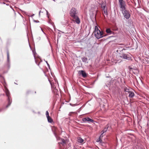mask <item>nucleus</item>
<instances>
[{"label":"nucleus","instance_id":"obj_6","mask_svg":"<svg viewBox=\"0 0 149 149\" xmlns=\"http://www.w3.org/2000/svg\"><path fill=\"white\" fill-rule=\"evenodd\" d=\"M118 3L121 10L126 9V4L125 2L123 0H119Z\"/></svg>","mask_w":149,"mask_h":149},{"label":"nucleus","instance_id":"obj_8","mask_svg":"<svg viewBox=\"0 0 149 149\" xmlns=\"http://www.w3.org/2000/svg\"><path fill=\"white\" fill-rule=\"evenodd\" d=\"M82 121L84 122H86V121L90 122L91 123H93L94 121L93 119H92L89 117H86L83 118L82 119Z\"/></svg>","mask_w":149,"mask_h":149},{"label":"nucleus","instance_id":"obj_21","mask_svg":"<svg viewBox=\"0 0 149 149\" xmlns=\"http://www.w3.org/2000/svg\"><path fill=\"white\" fill-rule=\"evenodd\" d=\"M33 55H34V58L35 59V58H35V54H36V52H34V51H33Z\"/></svg>","mask_w":149,"mask_h":149},{"label":"nucleus","instance_id":"obj_20","mask_svg":"<svg viewBox=\"0 0 149 149\" xmlns=\"http://www.w3.org/2000/svg\"><path fill=\"white\" fill-rule=\"evenodd\" d=\"M46 116L47 117H49V113L47 111L46 112Z\"/></svg>","mask_w":149,"mask_h":149},{"label":"nucleus","instance_id":"obj_27","mask_svg":"<svg viewBox=\"0 0 149 149\" xmlns=\"http://www.w3.org/2000/svg\"><path fill=\"white\" fill-rule=\"evenodd\" d=\"M34 21L37 23L39 22L38 21H36V20H34Z\"/></svg>","mask_w":149,"mask_h":149},{"label":"nucleus","instance_id":"obj_24","mask_svg":"<svg viewBox=\"0 0 149 149\" xmlns=\"http://www.w3.org/2000/svg\"><path fill=\"white\" fill-rule=\"evenodd\" d=\"M34 14H33L32 15H31L30 16H29L32 17H33V16H34Z\"/></svg>","mask_w":149,"mask_h":149},{"label":"nucleus","instance_id":"obj_17","mask_svg":"<svg viewBox=\"0 0 149 149\" xmlns=\"http://www.w3.org/2000/svg\"><path fill=\"white\" fill-rule=\"evenodd\" d=\"M125 91L128 92L129 93L131 91H130V89L127 88H125Z\"/></svg>","mask_w":149,"mask_h":149},{"label":"nucleus","instance_id":"obj_15","mask_svg":"<svg viewBox=\"0 0 149 149\" xmlns=\"http://www.w3.org/2000/svg\"><path fill=\"white\" fill-rule=\"evenodd\" d=\"M48 121L49 123H52L53 122L52 119L49 116V117H47Z\"/></svg>","mask_w":149,"mask_h":149},{"label":"nucleus","instance_id":"obj_12","mask_svg":"<svg viewBox=\"0 0 149 149\" xmlns=\"http://www.w3.org/2000/svg\"><path fill=\"white\" fill-rule=\"evenodd\" d=\"M101 6L103 10L107 9L106 8V4L105 3H104V2L102 3V4H101Z\"/></svg>","mask_w":149,"mask_h":149},{"label":"nucleus","instance_id":"obj_9","mask_svg":"<svg viewBox=\"0 0 149 149\" xmlns=\"http://www.w3.org/2000/svg\"><path fill=\"white\" fill-rule=\"evenodd\" d=\"M109 126L108 124L104 128V129L101 132V136L104 133L106 132L107 131L108 128L109 127Z\"/></svg>","mask_w":149,"mask_h":149},{"label":"nucleus","instance_id":"obj_28","mask_svg":"<svg viewBox=\"0 0 149 149\" xmlns=\"http://www.w3.org/2000/svg\"><path fill=\"white\" fill-rule=\"evenodd\" d=\"M46 11L47 12V15H48V11L47 10H46Z\"/></svg>","mask_w":149,"mask_h":149},{"label":"nucleus","instance_id":"obj_10","mask_svg":"<svg viewBox=\"0 0 149 149\" xmlns=\"http://www.w3.org/2000/svg\"><path fill=\"white\" fill-rule=\"evenodd\" d=\"M106 33L109 35H110L111 34L113 33V32L111 30L110 28L107 29L106 30Z\"/></svg>","mask_w":149,"mask_h":149},{"label":"nucleus","instance_id":"obj_1","mask_svg":"<svg viewBox=\"0 0 149 149\" xmlns=\"http://www.w3.org/2000/svg\"><path fill=\"white\" fill-rule=\"evenodd\" d=\"M70 14L71 17L74 19L75 22L77 24H79L80 21L79 18L77 15V10L74 8H72L71 9Z\"/></svg>","mask_w":149,"mask_h":149},{"label":"nucleus","instance_id":"obj_25","mask_svg":"<svg viewBox=\"0 0 149 149\" xmlns=\"http://www.w3.org/2000/svg\"><path fill=\"white\" fill-rule=\"evenodd\" d=\"M40 12H41V11H39V16H40Z\"/></svg>","mask_w":149,"mask_h":149},{"label":"nucleus","instance_id":"obj_19","mask_svg":"<svg viewBox=\"0 0 149 149\" xmlns=\"http://www.w3.org/2000/svg\"><path fill=\"white\" fill-rule=\"evenodd\" d=\"M7 61L8 62H9V56L8 52V51L7 52Z\"/></svg>","mask_w":149,"mask_h":149},{"label":"nucleus","instance_id":"obj_14","mask_svg":"<svg viewBox=\"0 0 149 149\" xmlns=\"http://www.w3.org/2000/svg\"><path fill=\"white\" fill-rule=\"evenodd\" d=\"M77 140L78 142L81 143H82L84 141V140L80 137H78Z\"/></svg>","mask_w":149,"mask_h":149},{"label":"nucleus","instance_id":"obj_4","mask_svg":"<svg viewBox=\"0 0 149 149\" xmlns=\"http://www.w3.org/2000/svg\"><path fill=\"white\" fill-rule=\"evenodd\" d=\"M121 11L125 18L127 19H129L130 16L129 11L127 10L126 8L124 9V10H121Z\"/></svg>","mask_w":149,"mask_h":149},{"label":"nucleus","instance_id":"obj_26","mask_svg":"<svg viewBox=\"0 0 149 149\" xmlns=\"http://www.w3.org/2000/svg\"><path fill=\"white\" fill-rule=\"evenodd\" d=\"M46 63H47V65L48 66H49V64L48 63H47V61H46Z\"/></svg>","mask_w":149,"mask_h":149},{"label":"nucleus","instance_id":"obj_16","mask_svg":"<svg viewBox=\"0 0 149 149\" xmlns=\"http://www.w3.org/2000/svg\"><path fill=\"white\" fill-rule=\"evenodd\" d=\"M81 59L83 62H86L87 61V58L85 57H83L81 58Z\"/></svg>","mask_w":149,"mask_h":149},{"label":"nucleus","instance_id":"obj_22","mask_svg":"<svg viewBox=\"0 0 149 149\" xmlns=\"http://www.w3.org/2000/svg\"><path fill=\"white\" fill-rule=\"evenodd\" d=\"M146 60V61L147 62V63L149 64V58H147Z\"/></svg>","mask_w":149,"mask_h":149},{"label":"nucleus","instance_id":"obj_30","mask_svg":"<svg viewBox=\"0 0 149 149\" xmlns=\"http://www.w3.org/2000/svg\"><path fill=\"white\" fill-rule=\"evenodd\" d=\"M50 84H51V85H52V84H51V83L50 82Z\"/></svg>","mask_w":149,"mask_h":149},{"label":"nucleus","instance_id":"obj_2","mask_svg":"<svg viewBox=\"0 0 149 149\" xmlns=\"http://www.w3.org/2000/svg\"><path fill=\"white\" fill-rule=\"evenodd\" d=\"M95 36L97 39H99L105 36L103 35L102 32L101 31L97 26H95Z\"/></svg>","mask_w":149,"mask_h":149},{"label":"nucleus","instance_id":"obj_13","mask_svg":"<svg viewBox=\"0 0 149 149\" xmlns=\"http://www.w3.org/2000/svg\"><path fill=\"white\" fill-rule=\"evenodd\" d=\"M129 97L130 98H132L134 96V92L131 91L129 93Z\"/></svg>","mask_w":149,"mask_h":149},{"label":"nucleus","instance_id":"obj_7","mask_svg":"<svg viewBox=\"0 0 149 149\" xmlns=\"http://www.w3.org/2000/svg\"><path fill=\"white\" fill-rule=\"evenodd\" d=\"M54 134L57 140H60L61 141V142H59L58 143H61L63 145L65 143V141L63 139H62L59 137H57L56 136L55 133H54Z\"/></svg>","mask_w":149,"mask_h":149},{"label":"nucleus","instance_id":"obj_23","mask_svg":"<svg viewBox=\"0 0 149 149\" xmlns=\"http://www.w3.org/2000/svg\"><path fill=\"white\" fill-rule=\"evenodd\" d=\"M75 113V112H70V113H69V116H71L72 113Z\"/></svg>","mask_w":149,"mask_h":149},{"label":"nucleus","instance_id":"obj_11","mask_svg":"<svg viewBox=\"0 0 149 149\" xmlns=\"http://www.w3.org/2000/svg\"><path fill=\"white\" fill-rule=\"evenodd\" d=\"M79 73L80 74L82 75V77H86V72L84 71H83V70L79 71Z\"/></svg>","mask_w":149,"mask_h":149},{"label":"nucleus","instance_id":"obj_31","mask_svg":"<svg viewBox=\"0 0 149 149\" xmlns=\"http://www.w3.org/2000/svg\"><path fill=\"white\" fill-rule=\"evenodd\" d=\"M41 29V30H42V29Z\"/></svg>","mask_w":149,"mask_h":149},{"label":"nucleus","instance_id":"obj_5","mask_svg":"<svg viewBox=\"0 0 149 149\" xmlns=\"http://www.w3.org/2000/svg\"><path fill=\"white\" fill-rule=\"evenodd\" d=\"M123 50L122 51H120V52H119L118 50L117 51V52L118 53V56L120 58L127 60H129V58L128 57L127 54L123 52Z\"/></svg>","mask_w":149,"mask_h":149},{"label":"nucleus","instance_id":"obj_29","mask_svg":"<svg viewBox=\"0 0 149 149\" xmlns=\"http://www.w3.org/2000/svg\"><path fill=\"white\" fill-rule=\"evenodd\" d=\"M0 77H2H2V76L1 75H0Z\"/></svg>","mask_w":149,"mask_h":149},{"label":"nucleus","instance_id":"obj_18","mask_svg":"<svg viewBox=\"0 0 149 149\" xmlns=\"http://www.w3.org/2000/svg\"><path fill=\"white\" fill-rule=\"evenodd\" d=\"M104 14H105L106 16L108 15V13L107 10V9L103 10Z\"/></svg>","mask_w":149,"mask_h":149},{"label":"nucleus","instance_id":"obj_3","mask_svg":"<svg viewBox=\"0 0 149 149\" xmlns=\"http://www.w3.org/2000/svg\"><path fill=\"white\" fill-rule=\"evenodd\" d=\"M5 93L6 96L8 97V104L6 106V107L7 108L11 104L12 101L11 97L10 96V93L8 90L6 88H5Z\"/></svg>","mask_w":149,"mask_h":149}]
</instances>
